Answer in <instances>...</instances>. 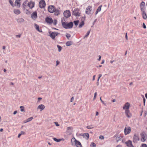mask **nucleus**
<instances>
[{
    "label": "nucleus",
    "instance_id": "a878e982",
    "mask_svg": "<svg viewBox=\"0 0 147 147\" xmlns=\"http://www.w3.org/2000/svg\"><path fill=\"white\" fill-rule=\"evenodd\" d=\"M24 20L23 18H20L17 20V21L18 23H21L24 22Z\"/></svg>",
    "mask_w": 147,
    "mask_h": 147
},
{
    "label": "nucleus",
    "instance_id": "5701e85b",
    "mask_svg": "<svg viewBox=\"0 0 147 147\" xmlns=\"http://www.w3.org/2000/svg\"><path fill=\"white\" fill-rule=\"evenodd\" d=\"M54 12L56 16H58L60 13L58 9H55Z\"/></svg>",
    "mask_w": 147,
    "mask_h": 147
},
{
    "label": "nucleus",
    "instance_id": "dca6fc26",
    "mask_svg": "<svg viewBox=\"0 0 147 147\" xmlns=\"http://www.w3.org/2000/svg\"><path fill=\"white\" fill-rule=\"evenodd\" d=\"M81 136L86 140H88L89 137V134L88 133L83 134Z\"/></svg>",
    "mask_w": 147,
    "mask_h": 147
},
{
    "label": "nucleus",
    "instance_id": "864d4df0",
    "mask_svg": "<svg viewBox=\"0 0 147 147\" xmlns=\"http://www.w3.org/2000/svg\"><path fill=\"white\" fill-rule=\"evenodd\" d=\"M116 147H122V146L121 145L119 144L117 145Z\"/></svg>",
    "mask_w": 147,
    "mask_h": 147
},
{
    "label": "nucleus",
    "instance_id": "8fccbe9b",
    "mask_svg": "<svg viewBox=\"0 0 147 147\" xmlns=\"http://www.w3.org/2000/svg\"><path fill=\"white\" fill-rule=\"evenodd\" d=\"M16 36L17 37L20 38V36H21V35H16Z\"/></svg>",
    "mask_w": 147,
    "mask_h": 147
},
{
    "label": "nucleus",
    "instance_id": "37998d69",
    "mask_svg": "<svg viewBox=\"0 0 147 147\" xmlns=\"http://www.w3.org/2000/svg\"><path fill=\"white\" fill-rule=\"evenodd\" d=\"M143 27L145 29L146 28V26L145 24L144 23H143Z\"/></svg>",
    "mask_w": 147,
    "mask_h": 147
},
{
    "label": "nucleus",
    "instance_id": "0eeeda50",
    "mask_svg": "<svg viewBox=\"0 0 147 147\" xmlns=\"http://www.w3.org/2000/svg\"><path fill=\"white\" fill-rule=\"evenodd\" d=\"M130 104L129 102H126L123 106V109L125 111L127 110H129V109L130 107Z\"/></svg>",
    "mask_w": 147,
    "mask_h": 147
},
{
    "label": "nucleus",
    "instance_id": "58836bf2",
    "mask_svg": "<svg viewBox=\"0 0 147 147\" xmlns=\"http://www.w3.org/2000/svg\"><path fill=\"white\" fill-rule=\"evenodd\" d=\"M96 95H97V92H96L94 94V100L96 98Z\"/></svg>",
    "mask_w": 147,
    "mask_h": 147
},
{
    "label": "nucleus",
    "instance_id": "2f4dec72",
    "mask_svg": "<svg viewBox=\"0 0 147 147\" xmlns=\"http://www.w3.org/2000/svg\"><path fill=\"white\" fill-rule=\"evenodd\" d=\"M91 147H96V144L93 142H92L90 145Z\"/></svg>",
    "mask_w": 147,
    "mask_h": 147
},
{
    "label": "nucleus",
    "instance_id": "c756f323",
    "mask_svg": "<svg viewBox=\"0 0 147 147\" xmlns=\"http://www.w3.org/2000/svg\"><path fill=\"white\" fill-rule=\"evenodd\" d=\"M73 129V128L71 127H67V131H66V133H68V131L69 130H72Z\"/></svg>",
    "mask_w": 147,
    "mask_h": 147
},
{
    "label": "nucleus",
    "instance_id": "c03bdc74",
    "mask_svg": "<svg viewBox=\"0 0 147 147\" xmlns=\"http://www.w3.org/2000/svg\"><path fill=\"white\" fill-rule=\"evenodd\" d=\"M74 97H72L71 99V102H72L74 100Z\"/></svg>",
    "mask_w": 147,
    "mask_h": 147
},
{
    "label": "nucleus",
    "instance_id": "052dcab7",
    "mask_svg": "<svg viewBox=\"0 0 147 147\" xmlns=\"http://www.w3.org/2000/svg\"><path fill=\"white\" fill-rule=\"evenodd\" d=\"M105 61L104 60H103L101 62V64H103L104 63Z\"/></svg>",
    "mask_w": 147,
    "mask_h": 147
},
{
    "label": "nucleus",
    "instance_id": "7c9ffc66",
    "mask_svg": "<svg viewBox=\"0 0 147 147\" xmlns=\"http://www.w3.org/2000/svg\"><path fill=\"white\" fill-rule=\"evenodd\" d=\"M66 36L68 39H69V38L71 37V35L70 34L68 33H66Z\"/></svg>",
    "mask_w": 147,
    "mask_h": 147
},
{
    "label": "nucleus",
    "instance_id": "423d86ee",
    "mask_svg": "<svg viewBox=\"0 0 147 147\" xmlns=\"http://www.w3.org/2000/svg\"><path fill=\"white\" fill-rule=\"evenodd\" d=\"M92 6H88L86 9V13L87 14H91V12L92 10Z\"/></svg>",
    "mask_w": 147,
    "mask_h": 147
},
{
    "label": "nucleus",
    "instance_id": "09e8293b",
    "mask_svg": "<svg viewBox=\"0 0 147 147\" xmlns=\"http://www.w3.org/2000/svg\"><path fill=\"white\" fill-rule=\"evenodd\" d=\"M98 57H99V58L98 59V60L99 61H100L101 59V56L100 55H99Z\"/></svg>",
    "mask_w": 147,
    "mask_h": 147
},
{
    "label": "nucleus",
    "instance_id": "4468645a",
    "mask_svg": "<svg viewBox=\"0 0 147 147\" xmlns=\"http://www.w3.org/2000/svg\"><path fill=\"white\" fill-rule=\"evenodd\" d=\"M45 21L47 23L49 24H51L53 22V21L52 19L49 17H47L46 18Z\"/></svg>",
    "mask_w": 147,
    "mask_h": 147
},
{
    "label": "nucleus",
    "instance_id": "5fc2aeb1",
    "mask_svg": "<svg viewBox=\"0 0 147 147\" xmlns=\"http://www.w3.org/2000/svg\"><path fill=\"white\" fill-rule=\"evenodd\" d=\"M56 63H57L56 65H57L59 63V62L58 61H56Z\"/></svg>",
    "mask_w": 147,
    "mask_h": 147
},
{
    "label": "nucleus",
    "instance_id": "7ed1b4c3",
    "mask_svg": "<svg viewBox=\"0 0 147 147\" xmlns=\"http://www.w3.org/2000/svg\"><path fill=\"white\" fill-rule=\"evenodd\" d=\"M63 26L66 29L71 28L73 25V23L72 22L67 23L65 22H63L62 23Z\"/></svg>",
    "mask_w": 147,
    "mask_h": 147
},
{
    "label": "nucleus",
    "instance_id": "f3484780",
    "mask_svg": "<svg viewBox=\"0 0 147 147\" xmlns=\"http://www.w3.org/2000/svg\"><path fill=\"white\" fill-rule=\"evenodd\" d=\"M141 141L142 142H145L146 140V138L145 137L144 134V133H142L141 134Z\"/></svg>",
    "mask_w": 147,
    "mask_h": 147
},
{
    "label": "nucleus",
    "instance_id": "f8f14e48",
    "mask_svg": "<svg viewBox=\"0 0 147 147\" xmlns=\"http://www.w3.org/2000/svg\"><path fill=\"white\" fill-rule=\"evenodd\" d=\"M45 3L44 1L42 0L40 1L39 6L40 8H44L45 7Z\"/></svg>",
    "mask_w": 147,
    "mask_h": 147
},
{
    "label": "nucleus",
    "instance_id": "72a5a7b5",
    "mask_svg": "<svg viewBox=\"0 0 147 147\" xmlns=\"http://www.w3.org/2000/svg\"><path fill=\"white\" fill-rule=\"evenodd\" d=\"M33 119V118L32 117H30L29 118L27 119V122H29L31 121Z\"/></svg>",
    "mask_w": 147,
    "mask_h": 147
},
{
    "label": "nucleus",
    "instance_id": "338daca9",
    "mask_svg": "<svg viewBox=\"0 0 147 147\" xmlns=\"http://www.w3.org/2000/svg\"><path fill=\"white\" fill-rule=\"evenodd\" d=\"M113 102H114L115 101V99H113L112 100Z\"/></svg>",
    "mask_w": 147,
    "mask_h": 147
},
{
    "label": "nucleus",
    "instance_id": "774afa93",
    "mask_svg": "<svg viewBox=\"0 0 147 147\" xmlns=\"http://www.w3.org/2000/svg\"><path fill=\"white\" fill-rule=\"evenodd\" d=\"M114 61H110L111 63H113V62H114Z\"/></svg>",
    "mask_w": 147,
    "mask_h": 147
},
{
    "label": "nucleus",
    "instance_id": "4c0bfd02",
    "mask_svg": "<svg viewBox=\"0 0 147 147\" xmlns=\"http://www.w3.org/2000/svg\"><path fill=\"white\" fill-rule=\"evenodd\" d=\"M141 147H147V145L146 144H142Z\"/></svg>",
    "mask_w": 147,
    "mask_h": 147
},
{
    "label": "nucleus",
    "instance_id": "bf43d9fd",
    "mask_svg": "<svg viewBox=\"0 0 147 147\" xmlns=\"http://www.w3.org/2000/svg\"><path fill=\"white\" fill-rule=\"evenodd\" d=\"M17 111H14V112H13V114L14 115L16 114V113H17Z\"/></svg>",
    "mask_w": 147,
    "mask_h": 147
},
{
    "label": "nucleus",
    "instance_id": "a19ab883",
    "mask_svg": "<svg viewBox=\"0 0 147 147\" xmlns=\"http://www.w3.org/2000/svg\"><path fill=\"white\" fill-rule=\"evenodd\" d=\"M99 138L100 139L102 140L104 139V137L100 135L99 136Z\"/></svg>",
    "mask_w": 147,
    "mask_h": 147
},
{
    "label": "nucleus",
    "instance_id": "473e14b6",
    "mask_svg": "<svg viewBox=\"0 0 147 147\" xmlns=\"http://www.w3.org/2000/svg\"><path fill=\"white\" fill-rule=\"evenodd\" d=\"M57 47L58 48L59 51L60 52L61 51L62 49L61 47L58 45H57Z\"/></svg>",
    "mask_w": 147,
    "mask_h": 147
},
{
    "label": "nucleus",
    "instance_id": "9b49d317",
    "mask_svg": "<svg viewBox=\"0 0 147 147\" xmlns=\"http://www.w3.org/2000/svg\"><path fill=\"white\" fill-rule=\"evenodd\" d=\"M73 14L76 16H79L80 12L78 8L75 9L73 12Z\"/></svg>",
    "mask_w": 147,
    "mask_h": 147
},
{
    "label": "nucleus",
    "instance_id": "bb28decb",
    "mask_svg": "<svg viewBox=\"0 0 147 147\" xmlns=\"http://www.w3.org/2000/svg\"><path fill=\"white\" fill-rule=\"evenodd\" d=\"M72 44V42L70 41H68L66 43V45L67 46H69L71 45Z\"/></svg>",
    "mask_w": 147,
    "mask_h": 147
},
{
    "label": "nucleus",
    "instance_id": "603ef678",
    "mask_svg": "<svg viewBox=\"0 0 147 147\" xmlns=\"http://www.w3.org/2000/svg\"><path fill=\"white\" fill-rule=\"evenodd\" d=\"M55 124L56 126H59V125L58 124L57 122H55Z\"/></svg>",
    "mask_w": 147,
    "mask_h": 147
},
{
    "label": "nucleus",
    "instance_id": "0e129e2a",
    "mask_svg": "<svg viewBox=\"0 0 147 147\" xmlns=\"http://www.w3.org/2000/svg\"><path fill=\"white\" fill-rule=\"evenodd\" d=\"M57 21L56 20L55 21V22H54V24L56 25V24H57Z\"/></svg>",
    "mask_w": 147,
    "mask_h": 147
},
{
    "label": "nucleus",
    "instance_id": "6e6d98bb",
    "mask_svg": "<svg viewBox=\"0 0 147 147\" xmlns=\"http://www.w3.org/2000/svg\"><path fill=\"white\" fill-rule=\"evenodd\" d=\"M21 135V134H18V138H20V136Z\"/></svg>",
    "mask_w": 147,
    "mask_h": 147
},
{
    "label": "nucleus",
    "instance_id": "de8ad7c7",
    "mask_svg": "<svg viewBox=\"0 0 147 147\" xmlns=\"http://www.w3.org/2000/svg\"><path fill=\"white\" fill-rule=\"evenodd\" d=\"M25 133L24 132V131H22L21 132V133H20L22 135V134H25Z\"/></svg>",
    "mask_w": 147,
    "mask_h": 147
},
{
    "label": "nucleus",
    "instance_id": "c9c22d12",
    "mask_svg": "<svg viewBox=\"0 0 147 147\" xmlns=\"http://www.w3.org/2000/svg\"><path fill=\"white\" fill-rule=\"evenodd\" d=\"M78 22L79 21L78 20L75 21L74 22L75 25L76 26L78 25Z\"/></svg>",
    "mask_w": 147,
    "mask_h": 147
},
{
    "label": "nucleus",
    "instance_id": "680f3d73",
    "mask_svg": "<svg viewBox=\"0 0 147 147\" xmlns=\"http://www.w3.org/2000/svg\"><path fill=\"white\" fill-rule=\"evenodd\" d=\"M145 96L146 98L147 99V93L145 94Z\"/></svg>",
    "mask_w": 147,
    "mask_h": 147
},
{
    "label": "nucleus",
    "instance_id": "f257e3e1",
    "mask_svg": "<svg viewBox=\"0 0 147 147\" xmlns=\"http://www.w3.org/2000/svg\"><path fill=\"white\" fill-rule=\"evenodd\" d=\"M145 3L143 2H142L140 4V10L142 12V15L143 18L145 20L147 18V15L145 12Z\"/></svg>",
    "mask_w": 147,
    "mask_h": 147
},
{
    "label": "nucleus",
    "instance_id": "f704fd0d",
    "mask_svg": "<svg viewBox=\"0 0 147 147\" xmlns=\"http://www.w3.org/2000/svg\"><path fill=\"white\" fill-rule=\"evenodd\" d=\"M53 140H54L55 141H56V142H60V141H61V140H60V139H59V140H58V139H56V138H53Z\"/></svg>",
    "mask_w": 147,
    "mask_h": 147
},
{
    "label": "nucleus",
    "instance_id": "ddd939ff",
    "mask_svg": "<svg viewBox=\"0 0 147 147\" xmlns=\"http://www.w3.org/2000/svg\"><path fill=\"white\" fill-rule=\"evenodd\" d=\"M126 146L128 147H134L132 144L131 141L129 140L125 142Z\"/></svg>",
    "mask_w": 147,
    "mask_h": 147
},
{
    "label": "nucleus",
    "instance_id": "6ab92c4d",
    "mask_svg": "<svg viewBox=\"0 0 147 147\" xmlns=\"http://www.w3.org/2000/svg\"><path fill=\"white\" fill-rule=\"evenodd\" d=\"M139 139L138 136L134 135L133 137V142H136L139 140Z\"/></svg>",
    "mask_w": 147,
    "mask_h": 147
},
{
    "label": "nucleus",
    "instance_id": "e2e57ef3",
    "mask_svg": "<svg viewBox=\"0 0 147 147\" xmlns=\"http://www.w3.org/2000/svg\"><path fill=\"white\" fill-rule=\"evenodd\" d=\"M3 131V129L2 128H1L0 129V131H1V132H2V131Z\"/></svg>",
    "mask_w": 147,
    "mask_h": 147
},
{
    "label": "nucleus",
    "instance_id": "20e7f679",
    "mask_svg": "<svg viewBox=\"0 0 147 147\" xmlns=\"http://www.w3.org/2000/svg\"><path fill=\"white\" fill-rule=\"evenodd\" d=\"M131 131V128L130 127L126 126L124 129V134L125 135L130 134Z\"/></svg>",
    "mask_w": 147,
    "mask_h": 147
},
{
    "label": "nucleus",
    "instance_id": "9d476101",
    "mask_svg": "<svg viewBox=\"0 0 147 147\" xmlns=\"http://www.w3.org/2000/svg\"><path fill=\"white\" fill-rule=\"evenodd\" d=\"M55 9V7L53 5L49 6L48 7L49 11L51 13L54 12Z\"/></svg>",
    "mask_w": 147,
    "mask_h": 147
},
{
    "label": "nucleus",
    "instance_id": "412c9836",
    "mask_svg": "<svg viewBox=\"0 0 147 147\" xmlns=\"http://www.w3.org/2000/svg\"><path fill=\"white\" fill-rule=\"evenodd\" d=\"M34 25L36 29V30H37L38 32H42L41 29H39V27L38 25H37L36 24H35Z\"/></svg>",
    "mask_w": 147,
    "mask_h": 147
},
{
    "label": "nucleus",
    "instance_id": "cd10ccee",
    "mask_svg": "<svg viewBox=\"0 0 147 147\" xmlns=\"http://www.w3.org/2000/svg\"><path fill=\"white\" fill-rule=\"evenodd\" d=\"M84 24V22L83 21L79 25V27L80 28H81Z\"/></svg>",
    "mask_w": 147,
    "mask_h": 147
},
{
    "label": "nucleus",
    "instance_id": "13d9d810",
    "mask_svg": "<svg viewBox=\"0 0 147 147\" xmlns=\"http://www.w3.org/2000/svg\"><path fill=\"white\" fill-rule=\"evenodd\" d=\"M98 115V112H96V115L97 116V115Z\"/></svg>",
    "mask_w": 147,
    "mask_h": 147
},
{
    "label": "nucleus",
    "instance_id": "e433bc0d",
    "mask_svg": "<svg viewBox=\"0 0 147 147\" xmlns=\"http://www.w3.org/2000/svg\"><path fill=\"white\" fill-rule=\"evenodd\" d=\"M20 108L21 109V111H24V107L23 106H20Z\"/></svg>",
    "mask_w": 147,
    "mask_h": 147
},
{
    "label": "nucleus",
    "instance_id": "aec40b11",
    "mask_svg": "<svg viewBox=\"0 0 147 147\" xmlns=\"http://www.w3.org/2000/svg\"><path fill=\"white\" fill-rule=\"evenodd\" d=\"M45 108V106L43 105H39L38 107V109H40V111H42Z\"/></svg>",
    "mask_w": 147,
    "mask_h": 147
},
{
    "label": "nucleus",
    "instance_id": "4be33fe9",
    "mask_svg": "<svg viewBox=\"0 0 147 147\" xmlns=\"http://www.w3.org/2000/svg\"><path fill=\"white\" fill-rule=\"evenodd\" d=\"M14 13L17 15L20 14L21 13L19 9H15L13 10Z\"/></svg>",
    "mask_w": 147,
    "mask_h": 147
},
{
    "label": "nucleus",
    "instance_id": "39448f33",
    "mask_svg": "<svg viewBox=\"0 0 147 147\" xmlns=\"http://www.w3.org/2000/svg\"><path fill=\"white\" fill-rule=\"evenodd\" d=\"M49 33L50 36L53 39H54L55 37L59 34V33L56 32H50Z\"/></svg>",
    "mask_w": 147,
    "mask_h": 147
},
{
    "label": "nucleus",
    "instance_id": "b1692460",
    "mask_svg": "<svg viewBox=\"0 0 147 147\" xmlns=\"http://www.w3.org/2000/svg\"><path fill=\"white\" fill-rule=\"evenodd\" d=\"M15 3L18 6L20 7V0H16L15 2Z\"/></svg>",
    "mask_w": 147,
    "mask_h": 147
},
{
    "label": "nucleus",
    "instance_id": "69168bd1",
    "mask_svg": "<svg viewBox=\"0 0 147 147\" xmlns=\"http://www.w3.org/2000/svg\"><path fill=\"white\" fill-rule=\"evenodd\" d=\"M5 46H3V49H5Z\"/></svg>",
    "mask_w": 147,
    "mask_h": 147
},
{
    "label": "nucleus",
    "instance_id": "393cba45",
    "mask_svg": "<svg viewBox=\"0 0 147 147\" xmlns=\"http://www.w3.org/2000/svg\"><path fill=\"white\" fill-rule=\"evenodd\" d=\"M101 7H102V6H99L98 7L97 10L96 11V15L98 13V12L100 11H101Z\"/></svg>",
    "mask_w": 147,
    "mask_h": 147
},
{
    "label": "nucleus",
    "instance_id": "c85d7f7f",
    "mask_svg": "<svg viewBox=\"0 0 147 147\" xmlns=\"http://www.w3.org/2000/svg\"><path fill=\"white\" fill-rule=\"evenodd\" d=\"M90 32V30L88 31L86 35L84 37V38L87 37L89 35Z\"/></svg>",
    "mask_w": 147,
    "mask_h": 147
},
{
    "label": "nucleus",
    "instance_id": "a18cd8bd",
    "mask_svg": "<svg viewBox=\"0 0 147 147\" xmlns=\"http://www.w3.org/2000/svg\"><path fill=\"white\" fill-rule=\"evenodd\" d=\"M127 33H126V34H125V38H126V39L127 40H128V37H127Z\"/></svg>",
    "mask_w": 147,
    "mask_h": 147
},
{
    "label": "nucleus",
    "instance_id": "1a4fd4ad",
    "mask_svg": "<svg viewBox=\"0 0 147 147\" xmlns=\"http://www.w3.org/2000/svg\"><path fill=\"white\" fill-rule=\"evenodd\" d=\"M64 16L66 18L69 17L71 16L70 11L69 10L65 11L63 13Z\"/></svg>",
    "mask_w": 147,
    "mask_h": 147
},
{
    "label": "nucleus",
    "instance_id": "49530a36",
    "mask_svg": "<svg viewBox=\"0 0 147 147\" xmlns=\"http://www.w3.org/2000/svg\"><path fill=\"white\" fill-rule=\"evenodd\" d=\"M92 128H93L92 127H90V126H88L87 127V128L88 129H91Z\"/></svg>",
    "mask_w": 147,
    "mask_h": 147
},
{
    "label": "nucleus",
    "instance_id": "4d7b16f0",
    "mask_svg": "<svg viewBox=\"0 0 147 147\" xmlns=\"http://www.w3.org/2000/svg\"><path fill=\"white\" fill-rule=\"evenodd\" d=\"M102 103L104 104V105H106V104L103 101H102Z\"/></svg>",
    "mask_w": 147,
    "mask_h": 147
},
{
    "label": "nucleus",
    "instance_id": "f03ea898",
    "mask_svg": "<svg viewBox=\"0 0 147 147\" xmlns=\"http://www.w3.org/2000/svg\"><path fill=\"white\" fill-rule=\"evenodd\" d=\"M71 142L72 145H75L77 147H82L81 143L77 140L75 138H73L71 140Z\"/></svg>",
    "mask_w": 147,
    "mask_h": 147
},
{
    "label": "nucleus",
    "instance_id": "6e6552de",
    "mask_svg": "<svg viewBox=\"0 0 147 147\" xmlns=\"http://www.w3.org/2000/svg\"><path fill=\"white\" fill-rule=\"evenodd\" d=\"M125 113L126 116L127 118H129L131 117L132 115L131 113L130 112L129 110H125Z\"/></svg>",
    "mask_w": 147,
    "mask_h": 147
},
{
    "label": "nucleus",
    "instance_id": "2eb2a0df",
    "mask_svg": "<svg viewBox=\"0 0 147 147\" xmlns=\"http://www.w3.org/2000/svg\"><path fill=\"white\" fill-rule=\"evenodd\" d=\"M37 13L36 11L33 13L31 15V18L35 20L37 18Z\"/></svg>",
    "mask_w": 147,
    "mask_h": 147
},
{
    "label": "nucleus",
    "instance_id": "3c124183",
    "mask_svg": "<svg viewBox=\"0 0 147 147\" xmlns=\"http://www.w3.org/2000/svg\"><path fill=\"white\" fill-rule=\"evenodd\" d=\"M95 75H94L93 77V80L94 81L95 80Z\"/></svg>",
    "mask_w": 147,
    "mask_h": 147
},
{
    "label": "nucleus",
    "instance_id": "a211bd4d",
    "mask_svg": "<svg viewBox=\"0 0 147 147\" xmlns=\"http://www.w3.org/2000/svg\"><path fill=\"white\" fill-rule=\"evenodd\" d=\"M34 3L32 1H30L28 4V6L30 8H32L34 6Z\"/></svg>",
    "mask_w": 147,
    "mask_h": 147
},
{
    "label": "nucleus",
    "instance_id": "79ce46f5",
    "mask_svg": "<svg viewBox=\"0 0 147 147\" xmlns=\"http://www.w3.org/2000/svg\"><path fill=\"white\" fill-rule=\"evenodd\" d=\"M102 75L101 74H99L98 75V81L99 80V79L101 77Z\"/></svg>",
    "mask_w": 147,
    "mask_h": 147
},
{
    "label": "nucleus",
    "instance_id": "ea45409f",
    "mask_svg": "<svg viewBox=\"0 0 147 147\" xmlns=\"http://www.w3.org/2000/svg\"><path fill=\"white\" fill-rule=\"evenodd\" d=\"M9 2L10 4L11 5H13V2L11 0H9Z\"/></svg>",
    "mask_w": 147,
    "mask_h": 147
}]
</instances>
